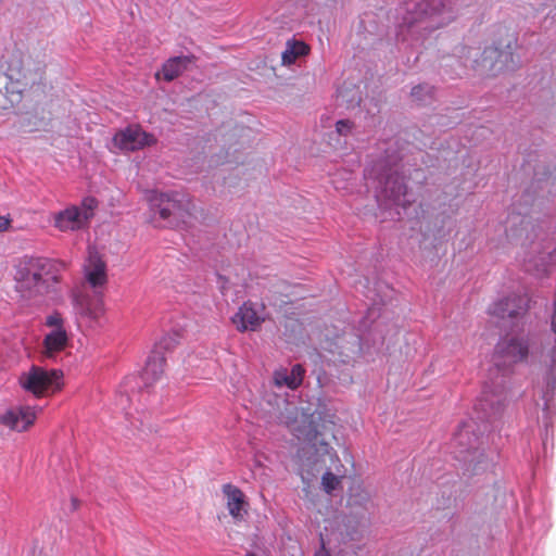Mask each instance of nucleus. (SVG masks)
<instances>
[{"label":"nucleus","instance_id":"7ed1b4c3","mask_svg":"<svg viewBox=\"0 0 556 556\" xmlns=\"http://www.w3.org/2000/svg\"><path fill=\"white\" fill-rule=\"evenodd\" d=\"M517 46L515 35L505 33L492 45L485 47L480 56L473 60L472 70L483 77L515 72L520 66V59L515 53Z\"/></svg>","mask_w":556,"mask_h":556},{"label":"nucleus","instance_id":"6e6552de","mask_svg":"<svg viewBox=\"0 0 556 556\" xmlns=\"http://www.w3.org/2000/svg\"><path fill=\"white\" fill-rule=\"evenodd\" d=\"M529 345L523 339H503L495 349L494 358L498 367H506L526 361Z\"/></svg>","mask_w":556,"mask_h":556},{"label":"nucleus","instance_id":"4468645a","mask_svg":"<svg viewBox=\"0 0 556 556\" xmlns=\"http://www.w3.org/2000/svg\"><path fill=\"white\" fill-rule=\"evenodd\" d=\"M223 493L226 497V506L230 516L235 520H243L249 508V502L247 501L244 493L231 483L223 485Z\"/></svg>","mask_w":556,"mask_h":556},{"label":"nucleus","instance_id":"dca6fc26","mask_svg":"<svg viewBox=\"0 0 556 556\" xmlns=\"http://www.w3.org/2000/svg\"><path fill=\"white\" fill-rule=\"evenodd\" d=\"M529 300L519 294H513L494 303L491 313L497 317H516L528 308Z\"/></svg>","mask_w":556,"mask_h":556},{"label":"nucleus","instance_id":"423d86ee","mask_svg":"<svg viewBox=\"0 0 556 556\" xmlns=\"http://www.w3.org/2000/svg\"><path fill=\"white\" fill-rule=\"evenodd\" d=\"M63 374L60 370H48L33 365L28 371L20 377L21 387L36 397L46 396L60 391L63 387Z\"/></svg>","mask_w":556,"mask_h":556},{"label":"nucleus","instance_id":"f03ea898","mask_svg":"<svg viewBox=\"0 0 556 556\" xmlns=\"http://www.w3.org/2000/svg\"><path fill=\"white\" fill-rule=\"evenodd\" d=\"M84 277L86 283L93 290L94 296H84L76 300V311L79 324L90 328L102 325L104 316V303L102 289L108 282L106 263L97 251H89L88 258L84 265Z\"/></svg>","mask_w":556,"mask_h":556},{"label":"nucleus","instance_id":"9d476101","mask_svg":"<svg viewBox=\"0 0 556 556\" xmlns=\"http://www.w3.org/2000/svg\"><path fill=\"white\" fill-rule=\"evenodd\" d=\"M36 418L37 410L35 407L15 405L0 414V424L12 431L23 432L34 425Z\"/></svg>","mask_w":556,"mask_h":556},{"label":"nucleus","instance_id":"39448f33","mask_svg":"<svg viewBox=\"0 0 556 556\" xmlns=\"http://www.w3.org/2000/svg\"><path fill=\"white\" fill-rule=\"evenodd\" d=\"M64 264L42 256L30 257L17 269L16 281L30 292L48 293L60 280Z\"/></svg>","mask_w":556,"mask_h":556},{"label":"nucleus","instance_id":"c9c22d12","mask_svg":"<svg viewBox=\"0 0 556 556\" xmlns=\"http://www.w3.org/2000/svg\"><path fill=\"white\" fill-rule=\"evenodd\" d=\"M245 556H255L253 553H248Z\"/></svg>","mask_w":556,"mask_h":556},{"label":"nucleus","instance_id":"aec40b11","mask_svg":"<svg viewBox=\"0 0 556 556\" xmlns=\"http://www.w3.org/2000/svg\"><path fill=\"white\" fill-rule=\"evenodd\" d=\"M309 51V46L304 41L294 39L288 40L286 42V48L281 53V63L282 65H292L299 58L307 55Z\"/></svg>","mask_w":556,"mask_h":556},{"label":"nucleus","instance_id":"bb28decb","mask_svg":"<svg viewBox=\"0 0 556 556\" xmlns=\"http://www.w3.org/2000/svg\"><path fill=\"white\" fill-rule=\"evenodd\" d=\"M354 127L350 119H340L336 123V130L340 136H348Z\"/></svg>","mask_w":556,"mask_h":556},{"label":"nucleus","instance_id":"f704fd0d","mask_svg":"<svg viewBox=\"0 0 556 556\" xmlns=\"http://www.w3.org/2000/svg\"><path fill=\"white\" fill-rule=\"evenodd\" d=\"M39 127H40L39 125L35 124V129H39ZM33 130H34V128H29V131H33Z\"/></svg>","mask_w":556,"mask_h":556},{"label":"nucleus","instance_id":"473e14b6","mask_svg":"<svg viewBox=\"0 0 556 556\" xmlns=\"http://www.w3.org/2000/svg\"><path fill=\"white\" fill-rule=\"evenodd\" d=\"M72 504H73V508L76 509L77 508V500L73 498Z\"/></svg>","mask_w":556,"mask_h":556},{"label":"nucleus","instance_id":"a211bd4d","mask_svg":"<svg viewBox=\"0 0 556 556\" xmlns=\"http://www.w3.org/2000/svg\"><path fill=\"white\" fill-rule=\"evenodd\" d=\"M406 185L404 177L399 174L390 175L384 182V195L396 205L406 207L410 202L406 199Z\"/></svg>","mask_w":556,"mask_h":556},{"label":"nucleus","instance_id":"cd10ccee","mask_svg":"<svg viewBox=\"0 0 556 556\" xmlns=\"http://www.w3.org/2000/svg\"><path fill=\"white\" fill-rule=\"evenodd\" d=\"M318 415V420L321 421V428L323 429H326L327 428V424H329L330 426H333L334 425V415L333 414H328L326 413L324 416H323V412H318L317 413Z\"/></svg>","mask_w":556,"mask_h":556},{"label":"nucleus","instance_id":"5701e85b","mask_svg":"<svg viewBox=\"0 0 556 556\" xmlns=\"http://www.w3.org/2000/svg\"><path fill=\"white\" fill-rule=\"evenodd\" d=\"M433 87L428 84H420L412 89L410 96L413 101H430L433 98Z\"/></svg>","mask_w":556,"mask_h":556},{"label":"nucleus","instance_id":"2eb2a0df","mask_svg":"<svg viewBox=\"0 0 556 556\" xmlns=\"http://www.w3.org/2000/svg\"><path fill=\"white\" fill-rule=\"evenodd\" d=\"M262 318L251 302H244L231 317V323L239 332L256 331L263 324Z\"/></svg>","mask_w":556,"mask_h":556},{"label":"nucleus","instance_id":"4be33fe9","mask_svg":"<svg viewBox=\"0 0 556 556\" xmlns=\"http://www.w3.org/2000/svg\"><path fill=\"white\" fill-rule=\"evenodd\" d=\"M422 11V17L419 20H415L410 24L414 23H421L425 24L422 26V29L425 30H433L441 26H443L448 20L450 15L446 18L438 20L437 16L441 15V11H439L437 8L431 9L430 11L421 10Z\"/></svg>","mask_w":556,"mask_h":556},{"label":"nucleus","instance_id":"20e7f679","mask_svg":"<svg viewBox=\"0 0 556 556\" xmlns=\"http://www.w3.org/2000/svg\"><path fill=\"white\" fill-rule=\"evenodd\" d=\"M315 422V413L308 416L300 413L296 407H293L283 420V424L301 442L296 457L302 464L304 462L315 464L320 455L329 452V445L320 439L321 433Z\"/></svg>","mask_w":556,"mask_h":556},{"label":"nucleus","instance_id":"a878e982","mask_svg":"<svg viewBox=\"0 0 556 556\" xmlns=\"http://www.w3.org/2000/svg\"><path fill=\"white\" fill-rule=\"evenodd\" d=\"M63 324V317L56 311L46 317V325L52 329L64 328Z\"/></svg>","mask_w":556,"mask_h":556},{"label":"nucleus","instance_id":"412c9836","mask_svg":"<svg viewBox=\"0 0 556 556\" xmlns=\"http://www.w3.org/2000/svg\"><path fill=\"white\" fill-rule=\"evenodd\" d=\"M43 343L49 351H61L68 343L67 331L65 328L52 329L46 334Z\"/></svg>","mask_w":556,"mask_h":556},{"label":"nucleus","instance_id":"f3484780","mask_svg":"<svg viewBox=\"0 0 556 556\" xmlns=\"http://www.w3.org/2000/svg\"><path fill=\"white\" fill-rule=\"evenodd\" d=\"M305 369L302 365L295 364L289 370L287 368H279L274 371V384L278 388L287 387L290 390L298 389L304 379Z\"/></svg>","mask_w":556,"mask_h":556},{"label":"nucleus","instance_id":"1a4fd4ad","mask_svg":"<svg viewBox=\"0 0 556 556\" xmlns=\"http://www.w3.org/2000/svg\"><path fill=\"white\" fill-rule=\"evenodd\" d=\"M174 343L175 341L172 337H164L148 356L143 372L141 374V380L147 386L154 383L163 376L165 368L164 351L173 348Z\"/></svg>","mask_w":556,"mask_h":556},{"label":"nucleus","instance_id":"393cba45","mask_svg":"<svg viewBox=\"0 0 556 556\" xmlns=\"http://www.w3.org/2000/svg\"><path fill=\"white\" fill-rule=\"evenodd\" d=\"M321 484L325 492L330 494L341 484V477L333 475L331 471H326L321 478Z\"/></svg>","mask_w":556,"mask_h":556},{"label":"nucleus","instance_id":"7c9ffc66","mask_svg":"<svg viewBox=\"0 0 556 556\" xmlns=\"http://www.w3.org/2000/svg\"><path fill=\"white\" fill-rule=\"evenodd\" d=\"M314 556H330L328 551L325 549V546L323 545L319 551L315 553Z\"/></svg>","mask_w":556,"mask_h":556},{"label":"nucleus","instance_id":"b1692460","mask_svg":"<svg viewBox=\"0 0 556 556\" xmlns=\"http://www.w3.org/2000/svg\"><path fill=\"white\" fill-rule=\"evenodd\" d=\"M98 206V201L93 197H85L81 200L79 211L81 214H84L87 217V224H89L90 219L94 215V210Z\"/></svg>","mask_w":556,"mask_h":556},{"label":"nucleus","instance_id":"c756f323","mask_svg":"<svg viewBox=\"0 0 556 556\" xmlns=\"http://www.w3.org/2000/svg\"><path fill=\"white\" fill-rule=\"evenodd\" d=\"M11 222L9 216H0V232L8 230Z\"/></svg>","mask_w":556,"mask_h":556},{"label":"nucleus","instance_id":"f257e3e1","mask_svg":"<svg viewBox=\"0 0 556 556\" xmlns=\"http://www.w3.org/2000/svg\"><path fill=\"white\" fill-rule=\"evenodd\" d=\"M46 67L41 60L25 56L18 50L12 51L4 62L8 78L4 89L9 104H20L25 91L45 86Z\"/></svg>","mask_w":556,"mask_h":556},{"label":"nucleus","instance_id":"ddd939ff","mask_svg":"<svg viewBox=\"0 0 556 556\" xmlns=\"http://www.w3.org/2000/svg\"><path fill=\"white\" fill-rule=\"evenodd\" d=\"M194 55H180L168 59L160 71L155 73L157 80L172 81L190 70L195 64Z\"/></svg>","mask_w":556,"mask_h":556},{"label":"nucleus","instance_id":"9b49d317","mask_svg":"<svg viewBox=\"0 0 556 556\" xmlns=\"http://www.w3.org/2000/svg\"><path fill=\"white\" fill-rule=\"evenodd\" d=\"M324 349L337 354L341 363L349 364L359 352L361 344L357 337L342 334L336 336L333 339L327 337Z\"/></svg>","mask_w":556,"mask_h":556},{"label":"nucleus","instance_id":"2f4dec72","mask_svg":"<svg viewBox=\"0 0 556 556\" xmlns=\"http://www.w3.org/2000/svg\"><path fill=\"white\" fill-rule=\"evenodd\" d=\"M556 263V249L549 253V262L548 264H554Z\"/></svg>","mask_w":556,"mask_h":556},{"label":"nucleus","instance_id":"f8f14e48","mask_svg":"<svg viewBox=\"0 0 556 556\" xmlns=\"http://www.w3.org/2000/svg\"><path fill=\"white\" fill-rule=\"evenodd\" d=\"M52 224L62 232L77 231L88 225L87 217L80 213L78 205H70L64 210L53 213Z\"/></svg>","mask_w":556,"mask_h":556},{"label":"nucleus","instance_id":"0eeeda50","mask_svg":"<svg viewBox=\"0 0 556 556\" xmlns=\"http://www.w3.org/2000/svg\"><path fill=\"white\" fill-rule=\"evenodd\" d=\"M147 200L153 213H157L163 220H168L169 225L178 226L180 222L185 223L190 216L189 201L179 198V194L173 195L159 193L155 191L147 192Z\"/></svg>","mask_w":556,"mask_h":556},{"label":"nucleus","instance_id":"6ab92c4d","mask_svg":"<svg viewBox=\"0 0 556 556\" xmlns=\"http://www.w3.org/2000/svg\"><path fill=\"white\" fill-rule=\"evenodd\" d=\"M112 146L119 151L139 150V124L118 130L112 139Z\"/></svg>","mask_w":556,"mask_h":556},{"label":"nucleus","instance_id":"c85d7f7f","mask_svg":"<svg viewBox=\"0 0 556 556\" xmlns=\"http://www.w3.org/2000/svg\"><path fill=\"white\" fill-rule=\"evenodd\" d=\"M155 142H156V139L152 135L141 131V148H143L146 146H152Z\"/></svg>","mask_w":556,"mask_h":556},{"label":"nucleus","instance_id":"72a5a7b5","mask_svg":"<svg viewBox=\"0 0 556 556\" xmlns=\"http://www.w3.org/2000/svg\"><path fill=\"white\" fill-rule=\"evenodd\" d=\"M134 163V166L137 167V169L139 170V161H137L136 159L132 161Z\"/></svg>","mask_w":556,"mask_h":556}]
</instances>
